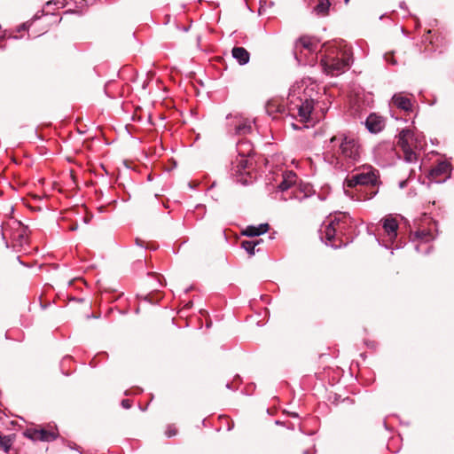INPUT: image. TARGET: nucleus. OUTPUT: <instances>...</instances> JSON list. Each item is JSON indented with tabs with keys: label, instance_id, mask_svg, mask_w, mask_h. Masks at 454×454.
Here are the masks:
<instances>
[{
	"label": "nucleus",
	"instance_id": "obj_8",
	"mask_svg": "<svg viewBox=\"0 0 454 454\" xmlns=\"http://www.w3.org/2000/svg\"><path fill=\"white\" fill-rule=\"evenodd\" d=\"M451 165L447 160L439 161L430 171L431 178L437 182L442 183L450 177Z\"/></svg>",
	"mask_w": 454,
	"mask_h": 454
},
{
	"label": "nucleus",
	"instance_id": "obj_29",
	"mask_svg": "<svg viewBox=\"0 0 454 454\" xmlns=\"http://www.w3.org/2000/svg\"><path fill=\"white\" fill-rule=\"evenodd\" d=\"M76 229H77V226H76V225H75V226H72V227H70V230H71V231H75Z\"/></svg>",
	"mask_w": 454,
	"mask_h": 454
},
{
	"label": "nucleus",
	"instance_id": "obj_18",
	"mask_svg": "<svg viewBox=\"0 0 454 454\" xmlns=\"http://www.w3.org/2000/svg\"><path fill=\"white\" fill-rule=\"evenodd\" d=\"M414 236L415 239L419 241V244L415 247L418 252H420V248L424 244H427L434 239V236L430 231L425 230L416 231Z\"/></svg>",
	"mask_w": 454,
	"mask_h": 454
},
{
	"label": "nucleus",
	"instance_id": "obj_21",
	"mask_svg": "<svg viewBox=\"0 0 454 454\" xmlns=\"http://www.w3.org/2000/svg\"><path fill=\"white\" fill-rule=\"evenodd\" d=\"M252 131V121L246 120L239 123L236 127V133L238 135H246Z\"/></svg>",
	"mask_w": 454,
	"mask_h": 454
},
{
	"label": "nucleus",
	"instance_id": "obj_24",
	"mask_svg": "<svg viewBox=\"0 0 454 454\" xmlns=\"http://www.w3.org/2000/svg\"><path fill=\"white\" fill-rule=\"evenodd\" d=\"M51 5H55L58 8L64 6V1L63 0H52L46 3L45 7L50 8Z\"/></svg>",
	"mask_w": 454,
	"mask_h": 454
},
{
	"label": "nucleus",
	"instance_id": "obj_27",
	"mask_svg": "<svg viewBox=\"0 0 454 454\" xmlns=\"http://www.w3.org/2000/svg\"><path fill=\"white\" fill-rule=\"evenodd\" d=\"M239 181V182H241V183H242V184H247L248 183V181H247V178H245V179L240 178Z\"/></svg>",
	"mask_w": 454,
	"mask_h": 454
},
{
	"label": "nucleus",
	"instance_id": "obj_7",
	"mask_svg": "<svg viewBox=\"0 0 454 454\" xmlns=\"http://www.w3.org/2000/svg\"><path fill=\"white\" fill-rule=\"evenodd\" d=\"M238 151L240 158L237 159L233 163L232 171L235 175L243 176L248 164V160L246 156L250 155L253 151L252 145L248 142L239 141L238 143Z\"/></svg>",
	"mask_w": 454,
	"mask_h": 454
},
{
	"label": "nucleus",
	"instance_id": "obj_33",
	"mask_svg": "<svg viewBox=\"0 0 454 454\" xmlns=\"http://www.w3.org/2000/svg\"><path fill=\"white\" fill-rule=\"evenodd\" d=\"M226 387H227L228 388H230V387H231V385L228 383V384L226 385Z\"/></svg>",
	"mask_w": 454,
	"mask_h": 454
},
{
	"label": "nucleus",
	"instance_id": "obj_19",
	"mask_svg": "<svg viewBox=\"0 0 454 454\" xmlns=\"http://www.w3.org/2000/svg\"><path fill=\"white\" fill-rule=\"evenodd\" d=\"M330 7L329 0H317V4L314 7V12L317 15L325 16L327 14Z\"/></svg>",
	"mask_w": 454,
	"mask_h": 454
},
{
	"label": "nucleus",
	"instance_id": "obj_23",
	"mask_svg": "<svg viewBox=\"0 0 454 454\" xmlns=\"http://www.w3.org/2000/svg\"><path fill=\"white\" fill-rule=\"evenodd\" d=\"M176 434H177V430L174 426H171V425L168 426L166 432H165V434L167 435V437H168V438L173 437V436L176 435Z\"/></svg>",
	"mask_w": 454,
	"mask_h": 454
},
{
	"label": "nucleus",
	"instance_id": "obj_28",
	"mask_svg": "<svg viewBox=\"0 0 454 454\" xmlns=\"http://www.w3.org/2000/svg\"><path fill=\"white\" fill-rule=\"evenodd\" d=\"M27 24H22V25L20 26V30H25V29H27Z\"/></svg>",
	"mask_w": 454,
	"mask_h": 454
},
{
	"label": "nucleus",
	"instance_id": "obj_16",
	"mask_svg": "<svg viewBox=\"0 0 454 454\" xmlns=\"http://www.w3.org/2000/svg\"><path fill=\"white\" fill-rule=\"evenodd\" d=\"M269 230L268 223H261L259 225H249L242 231V234L247 237H257L264 234Z\"/></svg>",
	"mask_w": 454,
	"mask_h": 454
},
{
	"label": "nucleus",
	"instance_id": "obj_17",
	"mask_svg": "<svg viewBox=\"0 0 454 454\" xmlns=\"http://www.w3.org/2000/svg\"><path fill=\"white\" fill-rule=\"evenodd\" d=\"M231 55L239 65H246L250 59L249 52L243 47H234Z\"/></svg>",
	"mask_w": 454,
	"mask_h": 454
},
{
	"label": "nucleus",
	"instance_id": "obj_26",
	"mask_svg": "<svg viewBox=\"0 0 454 454\" xmlns=\"http://www.w3.org/2000/svg\"><path fill=\"white\" fill-rule=\"evenodd\" d=\"M121 406L125 409H129L130 408V403H129V400L128 399H124L121 401Z\"/></svg>",
	"mask_w": 454,
	"mask_h": 454
},
{
	"label": "nucleus",
	"instance_id": "obj_2",
	"mask_svg": "<svg viewBox=\"0 0 454 454\" xmlns=\"http://www.w3.org/2000/svg\"><path fill=\"white\" fill-rule=\"evenodd\" d=\"M320 50L321 66L331 76L343 74L352 63L351 48L343 41L325 43Z\"/></svg>",
	"mask_w": 454,
	"mask_h": 454
},
{
	"label": "nucleus",
	"instance_id": "obj_4",
	"mask_svg": "<svg viewBox=\"0 0 454 454\" xmlns=\"http://www.w3.org/2000/svg\"><path fill=\"white\" fill-rule=\"evenodd\" d=\"M351 219L345 213H339L329 216L320 229V239L327 245L334 248L340 247L346 242L342 240L348 230L351 227Z\"/></svg>",
	"mask_w": 454,
	"mask_h": 454
},
{
	"label": "nucleus",
	"instance_id": "obj_25",
	"mask_svg": "<svg viewBox=\"0 0 454 454\" xmlns=\"http://www.w3.org/2000/svg\"><path fill=\"white\" fill-rule=\"evenodd\" d=\"M384 59L387 63H389L391 65H395L396 60L394 59L393 55L391 53H386L384 56Z\"/></svg>",
	"mask_w": 454,
	"mask_h": 454
},
{
	"label": "nucleus",
	"instance_id": "obj_1",
	"mask_svg": "<svg viewBox=\"0 0 454 454\" xmlns=\"http://www.w3.org/2000/svg\"><path fill=\"white\" fill-rule=\"evenodd\" d=\"M361 145L353 135L340 133L330 138L324 159L336 168L348 170L361 159Z\"/></svg>",
	"mask_w": 454,
	"mask_h": 454
},
{
	"label": "nucleus",
	"instance_id": "obj_6",
	"mask_svg": "<svg viewBox=\"0 0 454 454\" xmlns=\"http://www.w3.org/2000/svg\"><path fill=\"white\" fill-rule=\"evenodd\" d=\"M318 42L309 36L301 37L294 47V56L300 64L314 65L317 59Z\"/></svg>",
	"mask_w": 454,
	"mask_h": 454
},
{
	"label": "nucleus",
	"instance_id": "obj_5",
	"mask_svg": "<svg viewBox=\"0 0 454 454\" xmlns=\"http://www.w3.org/2000/svg\"><path fill=\"white\" fill-rule=\"evenodd\" d=\"M376 182L377 176L371 166H364L362 172L356 173L346 179V184L348 187H356L357 185L365 186L369 184L374 185ZM362 189L363 187H361L358 191L362 193L361 195L357 196L356 200H371L377 193V191L374 188H371L369 192H365L362 191Z\"/></svg>",
	"mask_w": 454,
	"mask_h": 454
},
{
	"label": "nucleus",
	"instance_id": "obj_11",
	"mask_svg": "<svg viewBox=\"0 0 454 454\" xmlns=\"http://www.w3.org/2000/svg\"><path fill=\"white\" fill-rule=\"evenodd\" d=\"M392 104L404 112H411L413 109V103L411 98L402 92L395 93L392 97Z\"/></svg>",
	"mask_w": 454,
	"mask_h": 454
},
{
	"label": "nucleus",
	"instance_id": "obj_34",
	"mask_svg": "<svg viewBox=\"0 0 454 454\" xmlns=\"http://www.w3.org/2000/svg\"><path fill=\"white\" fill-rule=\"evenodd\" d=\"M346 4H348L349 2V0H344Z\"/></svg>",
	"mask_w": 454,
	"mask_h": 454
},
{
	"label": "nucleus",
	"instance_id": "obj_12",
	"mask_svg": "<svg viewBox=\"0 0 454 454\" xmlns=\"http://www.w3.org/2000/svg\"><path fill=\"white\" fill-rule=\"evenodd\" d=\"M401 132H408L409 137H406L407 144L411 145V149L421 150L426 145L425 137L411 129H403Z\"/></svg>",
	"mask_w": 454,
	"mask_h": 454
},
{
	"label": "nucleus",
	"instance_id": "obj_15",
	"mask_svg": "<svg viewBox=\"0 0 454 454\" xmlns=\"http://www.w3.org/2000/svg\"><path fill=\"white\" fill-rule=\"evenodd\" d=\"M58 434L55 430H47L44 428L35 430L31 435L33 440L51 442L57 438Z\"/></svg>",
	"mask_w": 454,
	"mask_h": 454
},
{
	"label": "nucleus",
	"instance_id": "obj_14",
	"mask_svg": "<svg viewBox=\"0 0 454 454\" xmlns=\"http://www.w3.org/2000/svg\"><path fill=\"white\" fill-rule=\"evenodd\" d=\"M365 126L372 133H378L384 128V121L376 114H370L366 121Z\"/></svg>",
	"mask_w": 454,
	"mask_h": 454
},
{
	"label": "nucleus",
	"instance_id": "obj_9",
	"mask_svg": "<svg viewBox=\"0 0 454 454\" xmlns=\"http://www.w3.org/2000/svg\"><path fill=\"white\" fill-rule=\"evenodd\" d=\"M410 134L408 132H400L398 137V145L402 148L405 161L411 163L417 160L416 150L411 149V145L407 144V138Z\"/></svg>",
	"mask_w": 454,
	"mask_h": 454
},
{
	"label": "nucleus",
	"instance_id": "obj_10",
	"mask_svg": "<svg viewBox=\"0 0 454 454\" xmlns=\"http://www.w3.org/2000/svg\"><path fill=\"white\" fill-rule=\"evenodd\" d=\"M383 230L388 241L393 242L397 236L398 223L396 219L391 215L382 220Z\"/></svg>",
	"mask_w": 454,
	"mask_h": 454
},
{
	"label": "nucleus",
	"instance_id": "obj_30",
	"mask_svg": "<svg viewBox=\"0 0 454 454\" xmlns=\"http://www.w3.org/2000/svg\"><path fill=\"white\" fill-rule=\"evenodd\" d=\"M429 247H427L426 248V253H428Z\"/></svg>",
	"mask_w": 454,
	"mask_h": 454
},
{
	"label": "nucleus",
	"instance_id": "obj_32",
	"mask_svg": "<svg viewBox=\"0 0 454 454\" xmlns=\"http://www.w3.org/2000/svg\"><path fill=\"white\" fill-rule=\"evenodd\" d=\"M303 454H309L308 450H305Z\"/></svg>",
	"mask_w": 454,
	"mask_h": 454
},
{
	"label": "nucleus",
	"instance_id": "obj_20",
	"mask_svg": "<svg viewBox=\"0 0 454 454\" xmlns=\"http://www.w3.org/2000/svg\"><path fill=\"white\" fill-rule=\"evenodd\" d=\"M262 240H243L241 242V247L245 249L250 255H254L255 253V247L259 245Z\"/></svg>",
	"mask_w": 454,
	"mask_h": 454
},
{
	"label": "nucleus",
	"instance_id": "obj_31",
	"mask_svg": "<svg viewBox=\"0 0 454 454\" xmlns=\"http://www.w3.org/2000/svg\"><path fill=\"white\" fill-rule=\"evenodd\" d=\"M294 129H297V126L295 124H293Z\"/></svg>",
	"mask_w": 454,
	"mask_h": 454
},
{
	"label": "nucleus",
	"instance_id": "obj_22",
	"mask_svg": "<svg viewBox=\"0 0 454 454\" xmlns=\"http://www.w3.org/2000/svg\"><path fill=\"white\" fill-rule=\"evenodd\" d=\"M12 447V441L9 436H2L0 434V450L7 453Z\"/></svg>",
	"mask_w": 454,
	"mask_h": 454
},
{
	"label": "nucleus",
	"instance_id": "obj_3",
	"mask_svg": "<svg viewBox=\"0 0 454 454\" xmlns=\"http://www.w3.org/2000/svg\"><path fill=\"white\" fill-rule=\"evenodd\" d=\"M313 89L309 88L307 81L296 82L289 90L287 102L290 111H297L300 121L306 122L309 120L314 107L312 99Z\"/></svg>",
	"mask_w": 454,
	"mask_h": 454
},
{
	"label": "nucleus",
	"instance_id": "obj_13",
	"mask_svg": "<svg viewBox=\"0 0 454 454\" xmlns=\"http://www.w3.org/2000/svg\"><path fill=\"white\" fill-rule=\"evenodd\" d=\"M297 176L293 171H286L282 174V180L278 184V190L280 192H286L289 189H293L296 184Z\"/></svg>",
	"mask_w": 454,
	"mask_h": 454
}]
</instances>
